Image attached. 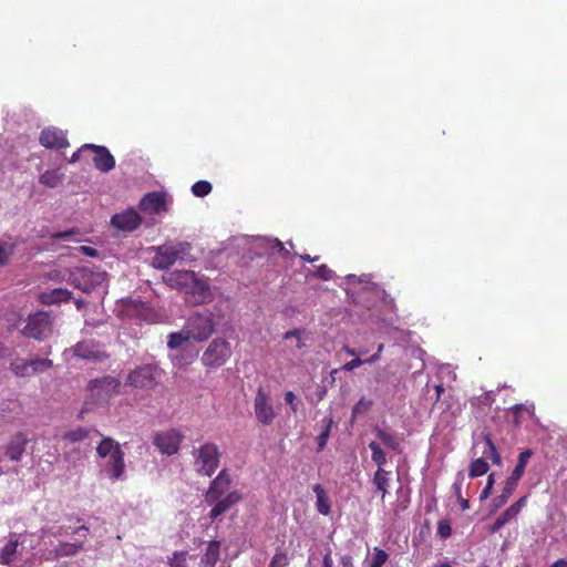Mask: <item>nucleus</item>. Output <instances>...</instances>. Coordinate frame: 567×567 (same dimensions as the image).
<instances>
[{"label": "nucleus", "mask_w": 567, "mask_h": 567, "mask_svg": "<svg viewBox=\"0 0 567 567\" xmlns=\"http://www.w3.org/2000/svg\"><path fill=\"white\" fill-rule=\"evenodd\" d=\"M220 557V543L212 540L207 544L205 553L202 556V567H215Z\"/></svg>", "instance_id": "obj_26"}, {"label": "nucleus", "mask_w": 567, "mask_h": 567, "mask_svg": "<svg viewBox=\"0 0 567 567\" xmlns=\"http://www.w3.org/2000/svg\"><path fill=\"white\" fill-rule=\"evenodd\" d=\"M186 555L185 551H175L173 556L169 558V566L171 567H187L186 561Z\"/></svg>", "instance_id": "obj_46"}, {"label": "nucleus", "mask_w": 567, "mask_h": 567, "mask_svg": "<svg viewBox=\"0 0 567 567\" xmlns=\"http://www.w3.org/2000/svg\"><path fill=\"white\" fill-rule=\"evenodd\" d=\"M491 491H492V488L489 486L485 485V487L483 488V491H482V493L480 495V499L481 501L487 499L489 497V495H491Z\"/></svg>", "instance_id": "obj_60"}, {"label": "nucleus", "mask_w": 567, "mask_h": 567, "mask_svg": "<svg viewBox=\"0 0 567 567\" xmlns=\"http://www.w3.org/2000/svg\"><path fill=\"white\" fill-rule=\"evenodd\" d=\"M286 346L284 351L290 360H299L305 353L309 332L306 329H293L284 334Z\"/></svg>", "instance_id": "obj_9"}, {"label": "nucleus", "mask_w": 567, "mask_h": 567, "mask_svg": "<svg viewBox=\"0 0 567 567\" xmlns=\"http://www.w3.org/2000/svg\"><path fill=\"white\" fill-rule=\"evenodd\" d=\"M230 485L229 476L225 471H221L215 480L212 482L209 489L206 493V501H215L216 497L228 494V488Z\"/></svg>", "instance_id": "obj_23"}, {"label": "nucleus", "mask_w": 567, "mask_h": 567, "mask_svg": "<svg viewBox=\"0 0 567 567\" xmlns=\"http://www.w3.org/2000/svg\"><path fill=\"white\" fill-rule=\"evenodd\" d=\"M52 319L48 312L39 311L30 315L22 332L25 337L44 340L52 334Z\"/></svg>", "instance_id": "obj_6"}, {"label": "nucleus", "mask_w": 567, "mask_h": 567, "mask_svg": "<svg viewBox=\"0 0 567 567\" xmlns=\"http://www.w3.org/2000/svg\"><path fill=\"white\" fill-rule=\"evenodd\" d=\"M461 505V508L463 511L467 509L470 507L468 501L461 496V498H457Z\"/></svg>", "instance_id": "obj_63"}, {"label": "nucleus", "mask_w": 567, "mask_h": 567, "mask_svg": "<svg viewBox=\"0 0 567 567\" xmlns=\"http://www.w3.org/2000/svg\"><path fill=\"white\" fill-rule=\"evenodd\" d=\"M231 355L229 342L224 339L213 340L205 350L202 361L206 367L217 368L226 363Z\"/></svg>", "instance_id": "obj_8"}, {"label": "nucleus", "mask_w": 567, "mask_h": 567, "mask_svg": "<svg viewBox=\"0 0 567 567\" xmlns=\"http://www.w3.org/2000/svg\"><path fill=\"white\" fill-rule=\"evenodd\" d=\"M348 281H350L352 285L354 284H364L370 285V277L368 275H362L360 277H357L355 275H348L346 277ZM363 289H369V286H364Z\"/></svg>", "instance_id": "obj_49"}, {"label": "nucleus", "mask_w": 567, "mask_h": 567, "mask_svg": "<svg viewBox=\"0 0 567 567\" xmlns=\"http://www.w3.org/2000/svg\"><path fill=\"white\" fill-rule=\"evenodd\" d=\"M164 282L188 296L194 303H204L210 297L207 281L192 270L172 271L163 276Z\"/></svg>", "instance_id": "obj_1"}, {"label": "nucleus", "mask_w": 567, "mask_h": 567, "mask_svg": "<svg viewBox=\"0 0 567 567\" xmlns=\"http://www.w3.org/2000/svg\"><path fill=\"white\" fill-rule=\"evenodd\" d=\"M342 350L350 357H359V352L355 349L350 348L349 346H344Z\"/></svg>", "instance_id": "obj_59"}, {"label": "nucleus", "mask_w": 567, "mask_h": 567, "mask_svg": "<svg viewBox=\"0 0 567 567\" xmlns=\"http://www.w3.org/2000/svg\"><path fill=\"white\" fill-rule=\"evenodd\" d=\"M28 443L29 439L22 432H18L11 435L8 442L2 447L4 456L13 462L21 461Z\"/></svg>", "instance_id": "obj_18"}, {"label": "nucleus", "mask_w": 567, "mask_h": 567, "mask_svg": "<svg viewBox=\"0 0 567 567\" xmlns=\"http://www.w3.org/2000/svg\"><path fill=\"white\" fill-rule=\"evenodd\" d=\"M312 489L317 497V501H316L317 511L322 515H329L331 512V504H330V499H329L327 492L320 484L313 485Z\"/></svg>", "instance_id": "obj_30"}, {"label": "nucleus", "mask_w": 567, "mask_h": 567, "mask_svg": "<svg viewBox=\"0 0 567 567\" xmlns=\"http://www.w3.org/2000/svg\"><path fill=\"white\" fill-rule=\"evenodd\" d=\"M79 250L81 254H83L84 256H87V257L94 258V257L99 256V251L95 248L90 247V246H80Z\"/></svg>", "instance_id": "obj_55"}, {"label": "nucleus", "mask_w": 567, "mask_h": 567, "mask_svg": "<svg viewBox=\"0 0 567 567\" xmlns=\"http://www.w3.org/2000/svg\"><path fill=\"white\" fill-rule=\"evenodd\" d=\"M169 204L168 195L165 192H150L140 200V208L148 215H158L167 210Z\"/></svg>", "instance_id": "obj_13"}, {"label": "nucleus", "mask_w": 567, "mask_h": 567, "mask_svg": "<svg viewBox=\"0 0 567 567\" xmlns=\"http://www.w3.org/2000/svg\"><path fill=\"white\" fill-rule=\"evenodd\" d=\"M551 567H567V560L558 559L551 565Z\"/></svg>", "instance_id": "obj_64"}, {"label": "nucleus", "mask_w": 567, "mask_h": 567, "mask_svg": "<svg viewBox=\"0 0 567 567\" xmlns=\"http://www.w3.org/2000/svg\"><path fill=\"white\" fill-rule=\"evenodd\" d=\"M161 377L156 364H143L134 369L127 377V383L140 389H153Z\"/></svg>", "instance_id": "obj_7"}, {"label": "nucleus", "mask_w": 567, "mask_h": 567, "mask_svg": "<svg viewBox=\"0 0 567 567\" xmlns=\"http://www.w3.org/2000/svg\"><path fill=\"white\" fill-rule=\"evenodd\" d=\"M100 466L102 473L113 481L122 480L125 472L124 453L115 451V453L101 458Z\"/></svg>", "instance_id": "obj_15"}, {"label": "nucleus", "mask_w": 567, "mask_h": 567, "mask_svg": "<svg viewBox=\"0 0 567 567\" xmlns=\"http://www.w3.org/2000/svg\"><path fill=\"white\" fill-rule=\"evenodd\" d=\"M82 150L94 152L93 163L96 169L107 173L115 167V158L105 146L84 144Z\"/></svg>", "instance_id": "obj_19"}, {"label": "nucleus", "mask_w": 567, "mask_h": 567, "mask_svg": "<svg viewBox=\"0 0 567 567\" xmlns=\"http://www.w3.org/2000/svg\"><path fill=\"white\" fill-rule=\"evenodd\" d=\"M362 364H364L363 359H361L360 357H355L351 361L347 362L342 367V370H344V371H353L354 369L359 368Z\"/></svg>", "instance_id": "obj_53"}, {"label": "nucleus", "mask_w": 567, "mask_h": 567, "mask_svg": "<svg viewBox=\"0 0 567 567\" xmlns=\"http://www.w3.org/2000/svg\"><path fill=\"white\" fill-rule=\"evenodd\" d=\"M493 443L491 440L489 434L482 433L474 440V446L473 450L475 451V454L477 453V450L481 449V457L484 460L489 457V450L486 447V443Z\"/></svg>", "instance_id": "obj_39"}, {"label": "nucleus", "mask_w": 567, "mask_h": 567, "mask_svg": "<svg viewBox=\"0 0 567 567\" xmlns=\"http://www.w3.org/2000/svg\"><path fill=\"white\" fill-rule=\"evenodd\" d=\"M75 234H78L76 230L70 229L65 231H59L52 234L50 237L54 240H69L71 237H73Z\"/></svg>", "instance_id": "obj_51"}, {"label": "nucleus", "mask_w": 567, "mask_h": 567, "mask_svg": "<svg viewBox=\"0 0 567 567\" xmlns=\"http://www.w3.org/2000/svg\"><path fill=\"white\" fill-rule=\"evenodd\" d=\"M313 276L321 280L328 281L333 278V271L329 269L326 265H321L317 267V269L313 272Z\"/></svg>", "instance_id": "obj_47"}, {"label": "nucleus", "mask_w": 567, "mask_h": 567, "mask_svg": "<svg viewBox=\"0 0 567 567\" xmlns=\"http://www.w3.org/2000/svg\"><path fill=\"white\" fill-rule=\"evenodd\" d=\"M390 474L391 473L384 468H377L372 478V483L377 492L381 493L382 499H384L385 495L389 493Z\"/></svg>", "instance_id": "obj_27"}, {"label": "nucleus", "mask_w": 567, "mask_h": 567, "mask_svg": "<svg viewBox=\"0 0 567 567\" xmlns=\"http://www.w3.org/2000/svg\"><path fill=\"white\" fill-rule=\"evenodd\" d=\"M83 151H84V150H82V147H81V148H79L76 152H74V153L71 155V157H70L69 162H70V163H76V162L80 159V154H81V152H83Z\"/></svg>", "instance_id": "obj_61"}, {"label": "nucleus", "mask_w": 567, "mask_h": 567, "mask_svg": "<svg viewBox=\"0 0 567 567\" xmlns=\"http://www.w3.org/2000/svg\"><path fill=\"white\" fill-rule=\"evenodd\" d=\"M212 192V184L206 181H198L192 186V193L196 197H205Z\"/></svg>", "instance_id": "obj_41"}, {"label": "nucleus", "mask_w": 567, "mask_h": 567, "mask_svg": "<svg viewBox=\"0 0 567 567\" xmlns=\"http://www.w3.org/2000/svg\"><path fill=\"white\" fill-rule=\"evenodd\" d=\"M328 436H329V426L326 429L324 432H322L319 436H318V446H319V450H322L327 443V440H328Z\"/></svg>", "instance_id": "obj_57"}, {"label": "nucleus", "mask_w": 567, "mask_h": 567, "mask_svg": "<svg viewBox=\"0 0 567 567\" xmlns=\"http://www.w3.org/2000/svg\"><path fill=\"white\" fill-rule=\"evenodd\" d=\"M241 498V495L237 491H231L226 495L216 497L215 501H206L208 504L213 505V508L209 513V517L212 519H216L218 516L227 512L233 505L238 503Z\"/></svg>", "instance_id": "obj_21"}, {"label": "nucleus", "mask_w": 567, "mask_h": 567, "mask_svg": "<svg viewBox=\"0 0 567 567\" xmlns=\"http://www.w3.org/2000/svg\"><path fill=\"white\" fill-rule=\"evenodd\" d=\"M254 411L256 419L265 425L271 424L276 416L271 400L261 388L256 393Z\"/></svg>", "instance_id": "obj_14"}, {"label": "nucleus", "mask_w": 567, "mask_h": 567, "mask_svg": "<svg viewBox=\"0 0 567 567\" xmlns=\"http://www.w3.org/2000/svg\"><path fill=\"white\" fill-rule=\"evenodd\" d=\"M68 532L64 530L62 526H53V527H42L40 529V538L44 539L47 535H51L55 538L66 535Z\"/></svg>", "instance_id": "obj_44"}, {"label": "nucleus", "mask_w": 567, "mask_h": 567, "mask_svg": "<svg viewBox=\"0 0 567 567\" xmlns=\"http://www.w3.org/2000/svg\"><path fill=\"white\" fill-rule=\"evenodd\" d=\"M63 179L64 172L61 168L48 169L39 177L40 184L50 188L58 187L63 182Z\"/></svg>", "instance_id": "obj_29"}, {"label": "nucleus", "mask_w": 567, "mask_h": 567, "mask_svg": "<svg viewBox=\"0 0 567 567\" xmlns=\"http://www.w3.org/2000/svg\"><path fill=\"white\" fill-rule=\"evenodd\" d=\"M182 440L183 435L171 429L155 433L153 443L162 454L171 456L178 452Z\"/></svg>", "instance_id": "obj_12"}, {"label": "nucleus", "mask_w": 567, "mask_h": 567, "mask_svg": "<svg viewBox=\"0 0 567 567\" xmlns=\"http://www.w3.org/2000/svg\"><path fill=\"white\" fill-rule=\"evenodd\" d=\"M341 567H352V557L350 555H343L340 558Z\"/></svg>", "instance_id": "obj_58"}, {"label": "nucleus", "mask_w": 567, "mask_h": 567, "mask_svg": "<svg viewBox=\"0 0 567 567\" xmlns=\"http://www.w3.org/2000/svg\"><path fill=\"white\" fill-rule=\"evenodd\" d=\"M192 340L190 334L187 333V329L185 328L181 332H173L168 336V342L167 346L169 349H178L181 348L185 342Z\"/></svg>", "instance_id": "obj_37"}, {"label": "nucleus", "mask_w": 567, "mask_h": 567, "mask_svg": "<svg viewBox=\"0 0 567 567\" xmlns=\"http://www.w3.org/2000/svg\"><path fill=\"white\" fill-rule=\"evenodd\" d=\"M517 485L518 484L514 483L513 481L508 478L506 480L502 494L493 499V506L495 509L502 507L507 503L508 498L512 496Z\"/></svg>", "instance_id": "obj_35"}, {"label": "nucleus", "mask_w": 567, "mask_h": 567, "mask_svg": "<svg viewBox=\"0 0 567 567\" xmlns=\"http://www.w3.org/2000/svg\"><path fill=\"white\" fill-rule=\"evenodd\" d=\"M332 566H333L332 550H331V548H327V550L323 555V558H322V567H332Z\"/></svg>", "instance_id": "obj_56"}, {"label": "nucleus", "mask_w": 567, "mask_h": 567, "mask_svg": "<svg viewBox=\"0 0 567 567\" xmlns=\"http://www.w3.org/2000/svg\"><path fill=\"white\" fill-rule=\"evenodd\" d=\"M296 395L293 394V392L291 391H288L285 393V401L287 404L290 405L292 412H297V404H296Z\"/></svg>", "instance_id": "obj_54"}, {"label": "nucleus", "mask_w": 567, "mask_h": 567, "mask_svg": "<svg viewBox=\"0 0 567 567\" xmlns=\"http://www.w3.org/2000/svg\"><path fill=\"white\" fill-rule=\"evenodd\" d=\"M486 447L489 450V457L493 464L499 465L501 464V455L497 452L494 443H486Z\"/></svg>", "instance_id": "obj_52"}, {"label": "nucleus", "mask_w": 567, "mask_h": 567, "mask_svg": "<svg viewBox=\"0 0 567 567\" xmlns=\"http://www.w3.org/2000/svg\"><path fill=\"white\" fill-rule=\"evenodd\" d=\"M369 449L371 451L372 462L378 466V468H384V465L386 464V455L382 450L381 444L375 441H371L369 443Z\"/></svg>", "instance_id": "obj_36"}, {"label": "nucleus", "mask_w": 567, "mask_h": 567, "mask_svg": "<svg viewBox=\"0 0 567 567\" xmlns=\"http://www.w3.org/2000/svg\"><path fill=\"white\" fill-rule=\"evenodd\" d=\"M106 278V274L90 267H76L68 271L66 281L83 292H90L101 286Z\"/></svg>", "instance_id": "obj_3"}, {"label": "nucleus", "mask_w": 567, "mask_h": 567, "mask_svg": "<svg viewBox=\"0 0 567 567\" xmlns=\"http://www.w3.org/2000/svg\"><path fill=\"white\" fill-rule=\"evenodd\" d=\"M379 359H380L379 353H374V354H372L371 357H369L368 359H365L363 361H364V363L371 364V363H374V362L379 361Z\"/></svg>", "instance_id": "obj_62"}, {"label": "nucleus", "mask_w": 567, "mask_h": 567, "mask_svg": "<svg viewBox=\"0 0 567 567\" xmlns=\"http://www.w3.org/2000/svg\"><path fill=\"white\" fill-rule=\"evenodd\" d=\"M121 382L114 377H103L90 383L91 396L99 403L106 402L112 395L118 392Z\"/></svg>", "instance_id": "obj_11"}, {"label": "nucleus", "mask_w": 567, "mask_h": 567, "mask_svg": "<svg viewBox=\"0 0 567 567\" xmlns=\"http://www.w3.org/2000/svg\"><path fill=\"white\" fill-rule=\"evenodd\" d=\"M17 244L18 240L14 237L7 236L0 238V267H3L8 264L17 247Z\"/></svg>", "instance_id": "obj_28"}, {"label": "nucleus", "mask_w": 567, "mask_h": 567, "mask_svg": "<svg viewBox=\"0 0 567 567\" xmlns=\"http://www.w3.org/2000/svg\"><path fill=\"white\" fill-rule=\"evenodd\" d=\"M195 466L198 473L210 476L219 464V450L214 443H205L194 453Z\"/></svg>", "instance_id": "obj_4"}, {"label": "nucleus", "mask_w": 567, "mask_h": 567, "mask_svg": "<svg viewBox=\"0 0 567 567\" xmlns=\"http://www.w3.org/2000/svg\"><path fill=\"white\" fill-rule=\"evenodd\" d=\"M83 549L82 542H61L56 546L52 548H45L42 557L44 560H58L64 557H73L78 555Z\"/></svg>", "instance_id": "obj_16"}, {"label": "nucleus", "mask_w": 567, "mask_h": 567, "mask_svg": "<svg viewBox=\"0 0 567 567\" xmlns=\"http://www.w3.org/2000/svg\"><path fill=\"white\" fill-rule=\"evenodd\" d=\"M526 504V497H520L517 502L511 505L501 516L496 518L494 524L491 526V532L496 533L507 523H509L513 518H515L522 508Z\"/></svg>", "instance_id": "obj_24"}, {"label": "nucleus", "mask_w": 567, "mask_h": 567, "mask_svg": "<svg viewBox=\"0 0 567 567\" xmlns=\"http://www.w3.org/2000/svg\"><path fill=\"white\" fill-rule=\"evenodd\" d=\"M532 455H533V452L530 450H525L519 454L518 462H517L515 468L513 470L511 476L508 477V480L518 484V481L523 476V474L525 472L526 464Z\"/></svg>", "instance_id": "obj_32"}, {"label": "nucleus", "mask_w": 567, "mask_h": 567, "mask_svg": "<svg viewBox=\"0 0 567 567\" xmlns=\"http://www.w3.org/2000/svg\"><path fill=\"white\" fill-rule=\"evenodd\" d=\"M19 536L10 534L9 540L0 548V564L10 565L18 557Z\"/></svg>", "instance_id": "obj_25"}, {"label": "nucleus", "mask_w": 567, "mask_h": 567, "mask_svg": "<svg viewBox=\"0 0 567 567\" xmlns=\"http://www.w3.org/2000/svg\"><path fill=\"white\" fill-rule=\"evenodd\" d=\"M375 436L380 440L381 444L391 449L392 451L400 452V441L399 439L391 432L375 426L373 429Z\"/></svg>", "instance_id": "obj_31"}, {"label": "nucleus", "mask_w": 567, "mask_h": 567, "mask_svg": "<svg viewBox=\"0 0 567 567\" xmlns=\"http://www.w3.org/2000/svg\"><path fill=\"white\" fill-rule=\"evenodd\" d=\"M53 362L49 359H33V360H23L21 358H17L11 361L10 370L12 373L20 378H25L34 374L42 373L50 368H52Z\"/></svg>", "instance_id": "obj_10"}, {"label": "nucleus", "mask_w": 567, "mask_h": 567, "mask_svg": "<svg viewBox=\"0 0 567 567\" xmlns=\"http://www.w3.org/2000/svg\"><path fill=\"white\" fill-rule=\"evenodd\" d=\"M71 298V292L66 289L56 288L51 290L50 292H44L41 296V299L44 303H56L66 301Z\"/></svg>", "instance_id": "obj_33"}, {"label": "nucleus", "mask_w": 567, "mask_h": 567, "mask_svg": "<svg viewBox=\"0 0 567 567\" xmlns=\"http://www.w3.org/2000/svg\"><path fill=\"white\" fill-rule=\"evenodd\" d=\"M155 256L152 260V266L159 270H165L172 267L178 259H183L190 250L188 243L164 244L152 248Z\"/></svg>", "instance_id": "obj_2"}, {"label": "nucleus", "mask_w": 567, "mask_h": 567, "mask_svg": "<svg viewBox=\"0 0 567 567\" xmlns=\"http://www.w3.org/2000/svg\"><path fill=\"white\" fill-rule=\"evenodd\" d=\"M141 223L142 218L134 208H127L111 218V225L121 231H134Z\"/></svg>", "instance_id": "obj_17"}, {"label": "nucleus", "mask_w": 567, "mask_h": 567, "mask_svg": "<svg viewBox=\"0 0 567 567\" xmlns=\"http://www.w3.org/2000/svg\"><path fill=\"white\" fill-rule=\"evenodd\" d=\"M39 141L42 146L51 150L65 148L69 146L65 133L54 126L42 130Z\"/></svg>", "instance_id": "obj_20"}, {"label": "nucleus", "mask_w": 567, "mask_h": 567, "mask_svg": "<svg viewBox=\"0 0 567 567\" xmlns=\"http://www.w3.org/2000/svg\"><path fill=\"white\" fill-rule=\"evenodd\" d=\"M489 466L486 460L478 457L470 464L468 475L471 477H478L487 473Z\"/></svg>", "instance_id": "obj_38"}, {"label": "nucleus", "mask_w": 567, "mask_h": 567, "mask_svg": "<svg viewBox=\"0 0 567 567\" xmlns=\"http://www.w3.org/2000/svg\"><path fill=\"white\" fill-rule=\"evenodd\" d=\"M192 340L204 341L214 332V315L209 311L193 315L186 324Z\"/></svg>", "instance_id": "obj_5"}, {"label": "nucleus", "mask_w": 567, "mask_h": 567, "mask_svg": "<svg viewBox=\"0 0 567 567\" xmlns=\"http://www.w3.org/2000/svg\"><path fill=\"white\" fill-rule=\"evenodd\" d=\"M451 533H452V528H451L450 524L446 520L439 522V524H437V534L442 538L450 537Z\"/></svg>", "instance_id": "obj_50"}, {"label": "nucleus", "mask_w": 567, "mask_h": 567, "mask_svg": "<svg viewBox=\"0 0 567 567\" xmlns=\"http://www.w3.org/2000/svg\"><path fill=\"white\" fill-rule=\"evenodd\" d=\"M372 405V400L362 396L352 409V417H355L359 414L368 412Z\"/></svg>", "instance_id": "obj_42"}, {"label": "nucleus", "mask_w": 567, "mask_h": 567, "mask_svg": "<svg viewBox=\"0 0 567 567\" xmlns=\"http://www.w3.org/2000/svg\"><path fill=\"white\" fill-rule=\"evenodd\" d=\"M464 481H465V475H464V473H463V472H458V473L456 474L455 482H454V484H453V486H452L453 492H454V494H455V496H456L457 498H461V496H462V494H461V489H462V486H463V484H464Z\"/></svg>", "instance_id": "obj_48"}, {"label": "nucleus", "mask_w": 567, "mask_h": 567, "mask_svg": "<svg viewBox=\"0 0 567 567\" xmlns=\"http://www.w3.org/2000/svg\"><path fill=\"white\" fill-rule=\"evenodd\" d=\"M115 451H122L120 444L111 437H104L96 447V452L100 458L115 453Z\"/></svg>", "instance_id": "obj_34"}, {"label": "nucleus", "mask_w": 567, "mask_h": 567, "mask_svg": "<svg viewBox=\"0 0 567 567\" xmlns=\"http://www.w3.org/2000/svg\"><path fill=\"white\" fill-rule=\"evenodd\" d=\"M69 351H72L75 357L83 360H101L104 354L101 346L93 340L78 342Z\"/></svg>", "instance_id": "obj_22"}, {"label": "nucleus", "mask_w": 567, "mask_h": 567, "mask_svg": "<svg viewBox=\"0 0 567 567\" xmlns=\"http://www.w3.org/2000/svg\"><path fill=\"white\" fill-rule=\"evenodd\" d=\"M388 558H389V555L386 554L385 550L375 547L374 556H373L372 560L370 561L369 567H382L385 564V561L388 560Z\"/></svg>", "instance_id": "obj_43"}, {"label": "nucleus", "mask_w": 567, "mask_h": 567, "mask_svg": "<svg viewBox=\"0 0 567 567\" xmlns=\"http://www.w3.org/2000/svg\"><path fill=\"white\" fill-rule=\"evenodd\" d=\"M288 565V554L285 550L278 548L269 563V567H287Z\"/></svg>", "instance_id": "obj_40"}, {"label": "nucleus", "mask_w": 567, "mask_h": 567, "mask_svg": "<svg viewBox=\"0 0 567 567\" xmlns=\"http://www.w3.org/2000/svg\"><path fill=\"white\" fill-rule=\"evenodd\" d=\"M87 434H89L87 430H85L83 427H79V429L68 432L64 437H65V440H68L70 442H80V441L84 440L87 436Z\"/></svg>", "instance_id": "obj_45"}]
</instances>
